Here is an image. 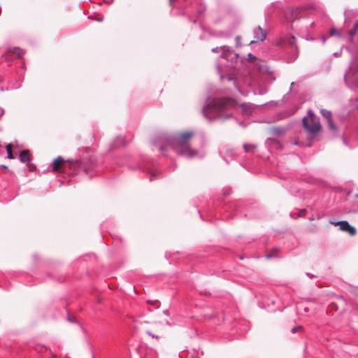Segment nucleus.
Returning a JSON list of instances; mask_svg holds the SVG:
<instances>
[{"mask_svg": "<svg viewBox=\"0 0 358 358\" xmlns=\"http://www.w3.org/2000/svg\"><path fill=\"white\" fill-rule=\"evenodd\" d=\"M13 53L15 54L18 58H21L24 55V51L20 48H15Z\"/></svg>", "mask_w": 358, "mask_h": 358, "instance_id": "9b49d317", "label": "nucleus"}, {"mask_svg": "<svg viewBox=\"0 0 358 358\" xmlns=\"http://www.w3.org/2000/svg\"><path fill=\"white\" fill-rule=\"evenodd\" d=\"M329 308L331 310H338V306L336 305V303H331L330 305H329Z\"/></svg>", "mask_w": 358, "mask_h": 358, "instance_id": "2eb2a0df", "label": "nucleus"}, {"mask_svg": "<svg viewBox=\"0 0 358 358\" xmlns=\"http://www.w3.org/2000/svg\"><path fill=\"white\" fill-rule=\"evenodd\" d=\"M308 115V117H304L302 120L303 126L306 131L315 135L321 130L320 122L312 110H309Z\"/></svg>", "mask_w": 358, "mask_h": 358, "instance_id": "7ed1b4c3", "label": "nucleus"}, {"mask_svg": "<svg viewBox=\"0 0 358 358\" xmlns=\"http://www.w3.org/2000/svg\"><path fill=\"white\" fill-rule=\"evenodd\" d=\"M194 136V132L192 131H185L181 132L175 138L176 150L180 155H187L193 157L196 152L191 150L189 141Z\"/></svg>", "mask_w": 358, "mask_h": 358, "instance_id": "f257e3e1", "label": "nucleus"}, {"mask_svg": "<svg viewBox=\"0 0 358 358\" xmlns=\"http://www.w3.org/2000/svg\"><path fill=\"white\" fill-rule=\"evenodd\" d=\"M302 329H303V327L299 325V326H297V327L293 328L291 330V331L294 334V333H296V332H298L299 331H301Z\"/></svg>", "mask_w": 358, "mask_h": 358, "instance_id": "4468645a", "label": "nucleus"}, {"mask_svg": "<svg viewBox=\"0 0 358 358\" xmlns=\"http://www.w3.org/2000/svg\"><path fill=\"white\" fill-rule=\"evenodd\" d=\"M320 112H321V114L322 115V116L325 119H327L329 129L331 131H335L336 129V127L334 125V124L333 123L331 111L325 110V109H322L320 110Z\"/></svg>", "mask_w": 358, "mask_h": 358, "instance_id": "39448f33", "label": "nucleus"}, {"mask_svg": "<svg viewBox=\"0 0 358 358\" xmlns=\"http://www.w3.org/2000/svg\"><path fill=\"white\" fill-rule=\"evenodd\" d=\"M20 159L22 162H28L30 160V153L27 150H24L20 155Z\"/></svg>", "mask_w": 358, "mask_h": 358, "instance_id": "0eeeda50", "label": "nucleus"}, {"mask_svg": "<svg viewBox=\"0 0 358 358\" xmlns=\"http://www.w3.org/2000/svg\"><path fill=\"white\" fill-rule=\"evenodd\" d=\"M259 30L260 31V36H257V40L251 41L250 43H255L258 40L264 41L266 38V33L264 31V30L260 27H259Z\"/></svg>", "mask_w": 358, "mask_h": 358, "instance_id": "6e6552de", "label": "nucleus"}, {"mask_svg": "<svg viewBox=\"0 0 358 358\" xmlns=\"http://www.w3.org/2000/svg\"><path fill=\"white\" fill-rule=\"evenodd\" d=\"M6 151H7V153H8V157L9 159H13V152H12V145L11 144H8L6 147Z\"/></svg>", "mask_w": 358, "mask_h": 358, "instance_id": "1a4fd4ad", "label": "nucleus"}, {"mask_svg": "<svg viewBox=\"0 0 358 358\" xmlns=\"http://www.w3.org/2000/svg\"><path fill=\"white\" fill-rule=\"evenodd\" d=\"M265 66V63L264 62H262V64H259V71H261V72L264 73L266 71V70L263 69V66Z\"/></svg>", "mask_w": 358, "mask_h": 358, "instance_id": "dca6fc26", "label": "nucleus"}, {"mask_svg": "<svg viewBox=\"0 0 358 358\" xmlns=\"http://www.w3.org/2000/svg\"><path fill=\"white\" fill-rule=\"evenodd\" d=\"M299 13V10L297 8L295 10H291V14L293 17V19H296Z\"/></svg>", "mask_w": 358, "mask_h": 358, "instance_id": "ddd939ff", "label": "nucleus"}, {"mask_svg": "<svg viewBox=\"0 0 358 358\" xmlns=\"http://www.w3.org/2000/svg\"><path fill=\"white\" fill-rule=\"evenodd\" d=\"M236 106V101L233 99L229 98H217L214 99L212 101L206 106L203 109V113L207 115V112L210 109L218 110H227Z\"/></svg>", "mask_w": 358, "mask_h": 358, "instance_id": "f03ea898", "label": "nucleus"}, {"mask_svg": "<svg viewBox=\"0 0 358 358\" xmlns=\"http://www.w3.org/2000/svg\"><path fill=\"white\" fill-rule=\"evenodd\" d=\"M294 41H295V38H294V36H292V37H290V38L289 39L288 43H289L290 45H294Z\"/></svg>", "mask_w": 358, "mask_h": 358, "instance_id": "f3484780", "label": "nucleus"}, {"mask_svg": "<svg viewBox=\"0 0 358 358\" xmlns=\"http://www.w3.org/2000/svg\"><path fill=\"white\" fill-rule=\"evenodd\" d=\"M357 29H358V21L355 23L354 28L349 31V34L352 36H354L356 34Z\"/></svg>", "mask_w": 358, "mask_h": 358, "instance_id": "f8f14e48", "label": "nucleus"}, {"mask_svg": "<svg viewBox=\"0 0 358 358\" xmlns=\"http://www.w3.org/2000/svg\"><path fill=\"white\" fill-rule=\"evenodd\" d=\"M256 145H244V148L246 152H253V150L256 148Z\"/></svg>", "mask_w": 358, "mask_h": 358, "instance_id": "9d476101", "label": "nucleus"}, {"mask_svg": "<svg viewBox=\"0 0 358 358\" xmlns=\"http://www.w3.org/2000/svg\"><path fill=\"white\" fill-rule=\"evenodd\" d=\"M69 163V165H71L70 162H66L60 157H57L54 160V166H53V171H59L62 167L63 165L65 164Z\"/></svg>", "mask_w": 358, "mask_h": 358, "instance_id": "423d86ee", "label": "nucleus"}, {"mask_svg": "<svg viewBox=\"0 0 358 358\" xmlns=\"http://www.w3.org/2000/svg\"><path fill=\"white\" fill-rule=\"evenodd\" d=\"M248 58L250 61H255L256 59V57L253 56L252 54L248 55Z\"/></svg>", "mask_w": 358, "mask_h": 358, "instance_id": "a211bd4d", "label": "nucleus"}, {"mask_svg": "<svg viewBox=\"0 0 358 358\" xmlns=\"http://www.w3.org/2000/svg\"><path fill=\"white\" fill-rule=\"evenodd\" d=\"M148 303H150V304H152V305L155 304V302L150 301H148Z\"/></svg>", "mask_w": 358, "mask_h": 358, "instance_id": "5701e85b", "label": "nucleus"}, {"mask_svg": "<svg viewBox=\"0 0 358 358\" xmlns=\"http://www.w3.org/2000/svg\"><path fill=\"white\" fill-rule=\"evenodd\" d=\"M331 35L338 34V31L336 29H332L331 30Z\"/></svg>", "mask_w": 358, "mask_h": 358, "instance_id": "6ab92c4d", "label": "nucleus"}, {"mask_svg": "<svg viewBox=\"0 0 358 358\" xmlns=\"http://www.w3.org/2000/svg\"><path fill=\"white\" fill-rule=\"evenodd\" d=\"M266 258L269 259V258H271V257H272V255H270V254H268V255H266Z\"/></svg>", "mask_w": 358, "mask_h": 358, "instance_id": "4be33fe9", "label": "nucleus"}, {"mask_svg": "<svg viewBox=\"0 0 358 358\" xmlns=\"http://www.w3.org/2000/svg\"><path fill=\"white\" fill-rule=\"evenodd\" d=\"M29 171H32L34 169H35L36 167L34 166V165L33 164H29Z\"/></svg>", "mask_w": 358, "mask_h": 358, "instance_id": "aec40b11", "label": "nucleus"}, {"mask_svg": "<svg viewBox=\"0 0 358 358\" xmlns=\"http://www.w3.org/2000/svg\"><path fill=\"white\" fill-rule=\"evenodd\" d=\"M335 226H339L340 229L348 233L350 236H355L357 234L356 229L351 226L347 221H338L334 222Z\"/></svg>", "mask_w": 358, "mask_h": 358, "instance_id": "20e7f679", "label": "nucleus"}, {"mask_svg": "<svg viewBox=\"0 0 358 358\" xmlns=\"http://www.w3.org/2000/svg\"><path fill=\"white\" fill-rule=\"evenodd\" d=\"M1 167H2L3 169H7V166H6V165H2Z\"/></svg>", "mask_w": 358, "mask_h": 358, "instance_id": "b1692460", "label": "nucleus"}, {"mask_svg": "<svg viewBox=\"0 0 358 358\" xmlns=\"http://www.w3.org/2000/svg\"><path fill=\"white\" fill-rule=\"evenodd\" d=\"M148 334L150 336H151L152 337H153V338H158V336H155V335L152 334L150 332H148Z\"/></svg>", "mask_w": 358, "mask_h": 358, "instance_id": "412c9836", "label": "nucleus"}]
</instances>
